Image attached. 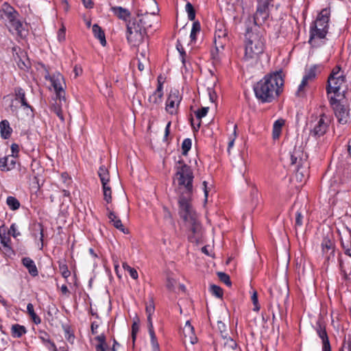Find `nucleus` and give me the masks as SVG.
I'll list each match as a JSON object with an SVG mask.
<instances>
[{
  "mask_svg": "<svg viewBox=\"0 0 351 351\" xmlns=\"http://www.w3.org/2000/svg\"><path fill=\"white\" fill-rule=\"evenodd\" d=\"M283 83L280 72L267 75L254 86L255 95L262 102H271L279 95Z\"/></svg>",
  "mask_w": 351,
  "mask_h": 351,
  "instance_id": "nucleus-1",
  "label": "nucleus"
},
{
  "mask_svg": "<svg viewBox=\"0 0 351 351\" xmlns=\"http://www.w3.org/2000/svg\"><path fill=\"white\" fill-rule=\"evenodd\" d=\"M264 39L258 28H247L245 34V55L247 61L256 60L264 50Z\"/></svg>",
  "mask_w": 351,
  "mask_h": 351,
  "instance_id": "nucleus-2",
  "label": "nucleus"
},
{
  "mask_svg": "<svg viewBox=\"0 0 351 351\" xmlns=\"http://www.w3.org/2000/svg\"><path fill=\"white\" fill-rule=\"evenodd\" d=\"M176 170L173 182L177 183L178 190L183 191V193L192 194L194 176L191 167L179 161Z\"/></svg>",
  "mask_w": 351,
  "mask_h": 351,
  "instance_id": "nucleus-3",
  "label": "nucleus"
},
{
  "mask_svg": "<svg viewBox=\"0 0 351 351\" xmlns=\"http://www.w3.org/2000/svg\"><path fill=\"white\" fill-rule=\"evenodd\" d=\"M18 13L8 3L5 2L0 5V19L9 23L10 31L23 36V24L17 19Z\"/></svg>",
  "mask_w": 351,
  "mask_h": 351,
  "instance_id": "nucleus-4",
  "label": "nucleus"
},
{
  "mask_svg": "<svg viewBox=\"0 0 351 351\" xmlns=\"http://www.w3.org/2000/svg\"><path fill=\"white\" fill-rule=\"evenodd\" d=\"M146 32L137 23L136 19H133L127 23V40L133 47L138 46L143 40Z\"/></svg>",
  "mask_w": 351,
  "mask_h": 351,
  "instance_id": "nucleus-5",
  "label": "nucleus"
},
{
  "mask_svg": "<svg viewBox=\"0 0 351 351\" xmlns=\"http://www.w3.org/2000/svg\"><path fill=\"white\" fill-rule=\"evenodd\" d=\"M346 89V77L341 76L336 77H328V85H327V93L328 95L334 94L332 97L338 99H343L344 94Z\"/></svg>",
  "mask_w": 351,
  "mask_h": 351,
  "instance_id": "nucleus-6",
  "label": "nucleus"
},
{
  "mask_svg": "<svg viewBox=\"0 0 351 351\" xmlns=\"http://www.w3.org/2000/svg\"><path fill=\"white\" fill-rule=\"evenodd\" d=\"M191 194L182 193L179 198V214L184 221L197 217L191 204Z\"/></svg>",
  "mask_w": 351,
  "mask_h": 351,
  "instance_id": "nucleus-7",
  "label": "nucleus"
},
{
  "mask_svg": "<svg viewBox=\"0 0 351 351\" xmlns=\"http://www.w3.org/2000/svg\"><path fill=\"white\" fill-rule=\"evenodd\" d=\"M291 164L295 165L298 167L296 171V176L298 178L300 176V179L302 181V178L304 177V173L303 171H300V169L303 166L306 168L307 162H306V155L304 153L302 148L301 147H294L293 152L291 154ZM307 171L305 169L304 173H306Z\"/></svg>",
  "mask_w": 351,
  "mask_h": 351,
  "instance_id": "nucleus-8",
  "label": "nucleus"
},
{
  "mask_svg": "<svg viewBox=\"0 0 351 351\" xmlns=\"http://www.w3.org/2000/svg\"><path fill=\"white\" fill-rule=\"evenodd\" d=\"M342 99L330 97V103L332 106L335 117L341 124H346L350 120L349 108L341 102Z\"/></svg>",
  "mask_w": 351,
  "mask_h": 351,
  "instance_id": "nucleus-9",
  "label": "nucleus"
},
{
  "mask_svg": "<svg viewBox=\"0 0 351 351\" xmlns=\"http://www.w3.org/2000/svg\"><path fill=\"white\" fill-rule=\"evenodd\" d=\"M329 14L330 12L327 9H323L320 12L315 21L313 36H317L320 38H324L326 36L328 28Z\"/></svg>",
  "mask_w": 351,
  "mask_h": 351,
  "instance_id": "nucleus-10",
  "label": "nucleus"
},
{
  "mask_svg": "<svg viewBox=\"0 0 351 351\" xmlns=\"http://www.w3.org/2000/svg\"><path fill=\"white\" fill-rule=\"evenodd\" d=\"M45 79L49 80L51 82L60 102L62 101V99L64 101V89L65 87V82L63 76L60 73H56L52 76H50L49 75H46Z\"/></svg>",
  "mask_w": 351,
  "mask_h": 351,
  "instance_id": "nucleus-11",
  "label": "nucleus"
},
{
  "mask_svg": "<svg viewBox=\"0 0 351 351\" xmlns=\"http://www.w3.org/2000/svg\"><path fill=\"white\" fill-rule=\"evenodd\" d=\"M150 4H152L154 8L152 10H151L150 13H148L147 11L145 12V14H142V10H139L137 15L139 17L137 20V23L140 24V26H142V28L145 29L146 32V29L152 27V18L158 11V8L157 7V3L155 0H149Z\"/></svg>",
  "mask_w": 351,
  "mask_h": 351,
  "instance_id": "nucleus-12",
  "label": "nucleus"
},
{
  "mask_svg": "<svg viewBox=\"0 0 351 351\" xmlns=\"http://www.w3.org/2000/svg\"><path fill=\"white\" fill-rule=\"evenodd\" d=\"M182 100V96L178 90H171L166 101V111L170 114H176Z\"/></svg>",
  "mask_w": 351,
  "mask_h": 351,
  "instance_id": "nucleus-13",
  "label": "nucleus"
},
{
  "mask_svg": "<svg viewBox=\"0 0 351 351\" xmlns=\"http://www.w3.org/2000/svg\"><path fill=\"white\" fill-rule=\"evenodd\" d=\"M228 43V32L223 24H219L216 27L214 43L217 51L223 50Z\"/></svg>",
  "mask_w": 351,
  "mask_h": 351,
  "instance_id": "nucleus-14",
  "label": "nucleus"
},
{
  "mask_svg": "<svg viewBox=\"0 0 351 351\" xmlns=\"http://www.w3.org/2000/svg\"><path fill=\"white\" fill-rule=\"evenodd\" d=\"M339 236L345 253L351 256V229L348 226H343L339 230Z\"/></svg>",
  "mask_w": 351,
  "mask_h": 351,
  "instance_id": "nucleus-15",
  "label": "nucleus"
},
{
  "mask_svg": "<svg viewBox=\"0 0 351 351\" xmlns=\"http://www.w3.org/2000/svg\"><path fill=\"white\" fill-rule=\"evenodd\" d=\"M185 222L193 233V235L189 237L190 240L191 241H197L201 232V225L199 222L198 217Z\"/></svg>",
  "mask_w": 351,
  "mask_h": 351,
  "instance_id": "nucleus-16",
  "label": "nucleus"
},
{
  "mask_svg": "<svg viewBox=\"0 0 351 351\" xmlns=\"http://www.w3.org/2000/svg\"><path fill=\"white\" fill-rule=\"evenodd\" d=\"M162 84L159 83L157 88L148 98L149 105L151 107L158 106L162 102Z\"/></svg>",
  "mask_w": 351,
  "mask_h": 351,
  "instance_id": "nucleus-17",
  "label": "nucleus"
},
{
  "mask_svg": "<svg viewBox=\"0 0 351 351\" xmlns=\"http://www.w3.org/2000/svg\"><path fill=\"white\" fill-rule=\"evenodd\" d=\"M269 9L257 5L256 11L254 15V23L256 25H261L269 17Z\"/></svg>",
  "mask_w": 351,
  "mask_h": 351,
  "instance_id": "nucleus-18",
  "label": "nucleus"
},
{
  "mask_svg": "<svg viewBox=\"0 0 351 351\" xmlns=\"http://www.w3.org/2000/svg\"><path fill=\"white\" fill-rule=\"evenodd\" d=\"M182 332L184 336V341H188L191 344H195L197 342V338L195 335L194 328L189 321L186 322Z\"/></svg>",
  "mask_w": 351,
  "mask_h": 351,
  "instance_id": "nucleus-19",
  "label": "nucleus"
},
{
  "mask_svg": "<svg viewBox=\"0 0 351 351\" xmlns=\"http://www.w3.org/2000/svg\"><path fill=\"white\" fill-rule=\"evenodd\" d=\"M326 119L327 118L324 114H322L320 117L317 123L311 130V133L314 136H322L326 132L328 128V123L326 122Z\"/></svg>",
  "mask_w": 351,
  "mask_h": 351,
  "instance_id": "nucleus-20",
  "label": "nucleus"
},
{
  "mask_svg": "<svg viewBox=\"0 0 351 351\" xmlns=\"http://www.w3.org/2000/svg\"><path fill=\"white\" fill-rule=\"evenodd\" d=\"M0 243L3 247L2 250L6 256H10L14 254L11 247V239L8 234L0 232Z\"/></svg>",
  "mask_w": 351,
  "mask_h": 351,
  "instance_id": "nucleus-21",
  "label": "nucleus"
},
{
  "mask_svg": "<svg viewBox=\"0 0 351 351\" xmlns=\"http://www.w3.org/2000/svg\"><path fill=\"white\" fill-rule=\"evenodd\" d=\"M108 217L110 222L112 223L114 228L121 230L124 234L128 233V230L124 228L121 219L115 215L113 211L109 210Z\"/></svg>",
  "mask_w": 351,
  "mask_h": 351,
  "instance_id": "nucleus-22",
  "label": "nucleus"
},
{
  "mask_svg": "<svg viewBox=\"0 0 351 351\" xmlns=\"http://www.w3.org/2000/svg\"><path fill=\"white\" fill-rule=\"evenodd\" d=\"M22 264L27 269L29 274L32 276L36 277L38 275V271L32 259L29 257H25L22 259Z\"/></svg>",
  "mask_w": 351,
  "mask_h": 351,
  "instance_id": "nucleus-23",
  "label": "nucleus"
},
{
  "mask_svg": "<svg viewBox=\"0 0 351 351\" xmlns=\"http://www.w3.org/2000/svg\"><path fill=\"white\" fill-rule=\"evenodd\" d=\"M112 12L120 19L127 21L130 17V12L128 10L120 6H113L110 8Z\"/></svg>",
  "mask_w": 351,
  "mask_h": 351,
  "instance_id": "nucleus-24",
  "label": "nucleus"
},
{
  "mask_svg": "<svg viewBox=\"0 0 351 351\" xmlns=\"http://www.w3.org/2000/svg\"><path fill=\"white\" fill-rule=\"evenodd\" d=\"M317 332L322 340L323 351H331L328 337L325 328L319 326L317 329Z\"/></svg>",
  "mask_w": 351,
  "mask_h": 351,
  "instance_id": "nucleus-25",
  "label": "nucleus"
},
{
  "mask_svg": "<svg viewBox=\"0 0 351 351\" xmlns=\"http://www.w3.org/2000/svg\"><path fill=\"white\" fill-rule=\"evenodd\" d=\"M14 93L16 99L20 100L21 105L23 107L30 110V111H32V107L27 102L24 90L21 88L18 87L15 88Z\"/></svg>",
  "mask_w": 351,
  "mask_h": 351,
  "instance_id": "nucleus-26",
  "label": "nucleus"
},
{
  "mask_svg": "<svg viewBox=\"0 0 351 351\" xmlns=\"http://www.w3.org/2000/svg\"><path fill=\"white\" fill-rule=\"evenodd\" d=\"M0 132L2 138L4 139H7L10 136L12 129L10 126L8 120H3L0 122Z\"/></svg>",
  "mask_w": 351,
  "mask_h": 351,
  "instance_id": "nucleus-27",
  "label": "nucleus"
},
{
  "mask_svg": "<svg viewBox=\"0 0 351 351\" xmlns=\"http://www.w3.org/2000/svg\"><path fill=\"white\" fill-rule=\"evenodd\" d=\"M92 29L94 36L99 40L101 45L102 46H106V40L105 34L101 28L97 24H95L93 25Z\"/></svg>",
  "mask_w": 351,
  "mask_h": 351,
  "instance_id": "nucleus-28",
  "label": "nucleus"
},
{
  "mask_svg": "<svg viewBox=\"0 0 351 351\" xmlns=\"http://www.w3.org/2000/svg\"><path fill=\"white\" fill-rule=\"evenodd\" d=\"M284 124L285 120L282 119H278L274 122L272 130V137L274 139L279 138Z\"/></svg>",
  "mask_w": 351,
  "mask_h": 351,
  "instance_id": "nucleus-29",
  "label": "nucleus"
},
{
  "mask_svg": "<svg viewBox=\"0 0 351 351\" xmlns=\"http://www.w3.org/2000/svg\"><path fill=\"white\" fill-rule=\"evenodd\" d=\"M98 175L102 186L109 184L110 176L109 172L106 168H105L104 166L100 167L98 171Z\"/></svg>",
  "mask_w": 351,
  "mask_h": 351,
  "instance_id": "nucleus-30",
  "label": "nucleus"
},
{
  "mask_svg": "<svg viewBox=\"0 0 351 351\" xmlns=\"http://www.w3.org/2000/svg\"><path fill=\"white\" fill-rule=\"evenodd\" d=\"M167 287L169 291L173 292L176 291L177 289L184 291L185 288L183 285H177L176 280L174 278L170 277L167 278Z\"/></svg>",
  "mask_w": 351,
  "mask_h": 351,
  "instance_id": "nucleus-31",
  "label": "nucleus"
},
{
  "mask_svg": "<svg viewBox=\"0 0 351 351\" xmlns=\"http://www.w3.org/2000/svg\"><path fill=\"white\" fill-rule=\"evenodd\" d=\"M12 335L13 337L19 338L26 333V329L25 326L19 324H14L11 328Z\"/></svg>",
  "mask_w": 351,
  "mask_h": 351,
  "instance_id": "nucleus-32",
  "label": "nucleus"
},
{
  "mask_svg": "<svg viewBox=\"0 0 351 351\" xmlns=\"http://www.w3.org/2000/svg\"><path fill=\"white\" fill-rule=\"evenodd\" d=\"M27 312L32 318V321L36 324H38L41 322L40 318L36 315L34 311V306L32 303H29L27 305Z\"/></svg>",
  "mask_w": 351,
  "mask_h": 351,
  "instance_id": "nucleus-33",
  "label": "nucleus"
},
{
  "mask_svg": "<svg viewBox=\"0 0 351 351\" xmlns=\"http://www.w3.org/2000/svg\"><path fill=\"white\" fill-rule=\"evenodd\" d=\"M6 204L12 210H16L20 207L19 201L13 196H8L6 199Z\"/></svg>",
  "mask_w": 351,
  "mask_h": 351,
  "instance_id": "nucleus-34",
  "label": "nucleus"
},
{
  "mask_svg": "<svg viewBox=\"0 0 351 351\" xmlns=\"http://www.w3.org/2000/svg\"><path fill=\"white\" fill-rule=\"evenodd\" d=\"M222 338L224 340L223 346L228 350H234L237 347V343L234 340L230 337H228V334L223 335Z\"/></svg>",
  "mask_w": 351,
  "mask_h": 351,
  "instance_id": "nucleus-35",
  "label": "nucleus"
},
{
  "mask_svg": "<svg viewBox=\"0 0 351 351\" xmlns=\"http://www.w3.org/2000/svg\"><path fill=\"white\" fill-rule=\"evenodd\" d=\"M102 188H103L104 199L108 204H109L112 202L111 188L109 186V184L102 186Z\"/></svg>",
  "mask_w": 351,
  "mask_h": 351,
  "instance_id": "nucleus-36",
  "label": "nucleus"
},
{
  "mask_svg": "<svg viewBox=\"0 0 351 351\" xmlns=\"http://www.w3.org/2000/svg\"><path fill=\"white\" fill-rule=\"evenodd\" d=\"M192 142L190 138H185L182 143V154L186 156L191 148Z\"/></svg>",
  "mask_w": 351,
  "mask_h": 351,
  "instance_id": "nucleus-37",
  "label": "nucleus"
},
{
  "mask_svg": "<svg viewBox=\"0 0 351 351\" xmlns=\"http://www.w3.org/2000/svg\"><path fill=\"white\" fill-rule=\"evenodd\" d=\"M185 9H186V12L188 14L189 19L190 21H194V19L195 18V12L193 5L191 3L188 2L186 4Z\"/></svg>",
  "mask_w": 351,
  "mask_h": 351,
  "instance_id": "nucleus-38",
  "label": "nucleus"
},
{
  "mask_svg": "<svg viewBox=\"0 0 351 351\" xmlns=\"http://www.w3.org/2000/svg\"><path fill=\"white\" fill-rule=\"evenodd\" d=\"M317 66L313 65L306 71L304 77H306L310 82L313 81L316 76Z\"/></svg>",
  "mask_w": 351,
  "mask_h": 351,
  "instance_id": "nucleus-39",
  "label": "nucleus"
},
{
  "mask_svg": "<svg viewBox=\"0 0 351 351\" xmlns=\"http://www.w3.org/2000/svg\"><path fill=\"white\" fill-rule=\"evenodd\" d=\"M200 31V24L199 22L195 21L193 23L190 38L192 40H196V34Z\"/></svg>",
  "mask_w": 351,
  "mask_h": 351,
  "instance_id": "nucleus-40",
  "label": "nucleus"
},
{
  "mask_svg": "<svg viewBox=\"0 0 351 351\" xmlns=\"http://www.w3.org/2000/svg\"><path fill=\"white\" fill-rule=\"evenodd\" d=\"M322 250L327 252L328 250L333 249V243L328 239H324L322 243Z\"/></svg>",
  "mask_w": 351,
  "mask_h": 351,
  "instance_id": "nucleus-41",
  "label": "nucleus"
},
{
  "mask_svg": "<svg viewBox=\"0 0 351 351\" xmlns=\"http://www.w3.org/2000/svg\"><path fill=\"white\" fill-rule=\"evenodd\" d=\"M217 276L219 280L226 284L227 286L230 287L232 283L230 279V276L223 272H217Z\"/></svg>",
  "mask_w": 351,
  "mask_h": 351,
  "instance_id": "nucleus-42",
  "label": "nucleus"
},
{
  "mask_svg": "<svg viewBox=\"0 0 351 351\" xmlns=\"http://www.w3.org/2000/svg\"><path fill=\"white\" fill-rule=\"evenodd\" d=\"M150 338H151V343L154 349V351H158L159 350V344L157 341L156 337L154 332V330L149 331Z\"/></svg>",
  "mask_w": 351,
  "mask_h": 351,
  "instance_id": "nucleus-43",
  "label": "nucleus"
},
{
  "mask_svg": "<svg viewBox=\"0 0 351 351\" xmlns=\"http://www.w3.org/2000/svg\"><path fill=\"white\" fill-rule=\"evenodd\" d=\"M237 125H234L233 133L230 136V139H229V142H228V152H230V149L233 147L234 143V141H235V139H236V138L237 136Z\"/></svg>",
  "mask_w": 351,
  "mask_h": 351,
  "instance_id": "nucleus-44",
  "label": "nucleus"
},
{
  "mask_svg": "<svg viewBox=\"0 0 351 351\" xmlns=\"http://www.w3.org/2000/svg\"><path fill=\"white\" fill-rule=\"evenodd\" d=\"M210 291L213 295H215L217 298H221L223 295V291L221 287L219 286L213 285L210 287Z\"/></svg>",
  "mask_w": 351,
  "mask_h": 351,
  "instance_id": "nucleus-45",
  "label": "nucleus"
},
{
  "mask_svg": "<svg viewBox=\"0 0 351 351\" xmlns=\"http://www.w3.org/2000/svg\"><path fill=\"white\" fill-rule=\"evenodd\" d=\"M6 158H8V160H6V163L8 165V168H9V171L14 169L16 162L15 156L12 154L11 156H6Z\"/></svg>",
  "mask_w": 351,
  "mask_h": 351,
  "instance_id": "nucleus-46",
  "label": "nucleus"
},
{
  "mask_svg": "<svg viewBox=\"0 0 351 351\" xmlns=\"http://www.w3.org/2000/svg\"><path fill=\"white\" fill-rule=\"evenodd\" d=\"M308 82H310V81L308 79H306V77H305L304 76L300 84L298 86V89L297 91L298 95L300 96L302 95V93L304 92V89L305 86H306L308 85Z\"/></svg>",
  "mask_w": 351,
  "mask_h": 351,
  "instance_id": "nucleus-47",
  "label": "nucleus"
},
{
  "mask_svg": "<svg viewBox=\"0 0 351 351\" xmlns=\"http://www.w3.org/2000/svg\"><path fill=\"white\" fill-rule=\"evenodd\" d=\"M61 104V101L59 103H58L56 101V105L53 106L52 107V109L53 110V112L56 114V115L60 119L61 121H64V117H63V114H62V110L60 107V105Z\"/></svg>",
  "mask_w": 351,
  "mask_h": 351,
  "instance_id": "nucleus-48",
  "label": "nucleus"
},
{
  "mask_svg": "<svg viewBox=\"0 0 351 351\" xmlns=\"http://www.w3.org/2000/svg\"><path fill=\"white\" fill-rule=\"evenodd\" d=\"M252 302L254 304L253 310L254 311H258L260 310V305L258 301V294L256 291H254L252 295Z\"/></svg>",
  "mask_w": 351,
  "mask_h": 351,
  "instance_id": "nucleus-49",
  "label": "nucleus"
},
{
  "mask_svg": "<svg viewBox=\"0 0 351 351\" xmlns=\"http://www.w3.org/2000/svg\"><path fill=\"white\" fill-rule=\"evenodd\" d=\"M208 109V107H203L201 109L197 110L195 112L196 117L198 119H201L202 117H204L207 114Z\"/></svg>",
  "mask_w": 351,
  "mask_h": 351,
  "instance_id": "nucleus-50",
  "label": "nucleus"
},
{
  "mask_svg": "<svg viewBox=\"0 0 351 351\" xmlns=\"http://www.w3.org/2000/svg\"><path fill=\"white\" fill-rule=\"evenodd\" d=\"M177 49L180 53L181 58H182V62L185 66V56H186L185 51H184V49L182 46V45L178 41V44L176 45Z\"/></svg>",
  "mask_w": 351,
  "mask_h": 351,
  "instance_id": "nucleus-51",
  "label": "nucleus"
},
{
  "mask_svg": "<svg viewBox=\"0 0 351 351\" xmlns=\"http://www.w3.org/2000/svg\"><path fill=\"white\" fill-rule=\"evenodd\" d=\"M303 219V215L301 211L298 210L295 214V226H301L303 224L302 222Z\"/></svg>",
  "mask_w": 351,
  "mask_h": 351,
  "instance_id": "nucleus-52",
  "label": "nucleus"
},
{
  "mask_svg": "<svg viewBox=\"0 0 351 351\" xmlns=\"http://www.w3.org/2000/svg\"><path fill=\"white\" fill-rule=\"evenodd\" d=\"M8 158L6 156L5 157H0V169L3 171H9V168H8L7 162L6 160Z\"/></svg>",
  "mask_w": 351,
  "mask_h": 351,
  "instance_id": "nucleus-53",
  "label": "nucleus"
},
{
  "mask_svg": "<svg viewBox=\"0 0 351 351\" xmlns=\"http://www.w3.org/2000/svg\"><path fill=\"white\" fill-rule=\"evenodd\" d=\"M154 304L152 299L150 300L149 303L146 305V313L147 315H152L154 312Z\"/></svg>",
  "mask_w": 351,
  "mask_h": 351,
  "instance_id": "nucleus-54",
  "label": "nucleus"
},
{
  "mask_svg": "<svg viewBox=\"0 0 351 351\" xmlns=\"http://www.w3.org/2000/svg\"><path fill=\"white\" fill-rule=\"evenodd\" d=\"M340 69H340L339 66L335 67L332 69V72H331V73H330L329 77H337V75H339V77L344 76L343 72L340 71Z\"/></svg>",
  "mask_w": 351,
  "mask_h": 351,
  "instance_id": "nucleus-55",
  "label": "nucleus"
},
{
  "mask_svg": "<svg viewBox=\"0 0 351 351\" xmlns=\"http://www.w3.org/2000/svg\"><path fill=\"white\" fill-rule=\"evenodd\" d=\"M217 328L220 331L221 337H223V335H225L226 334H228L226 332V326L225 324L223 323L222 322H221V321L217 322Z\"/></svg>",
  "mask_w": 351,
  "mask_h": 351,
  "instance_id": "nucleus-56",
  "label": "nucleus"
},
{
  "mask_svg": "<svg viewBox=\"0 0 351 351\" xmlns=\"http://www.w3.org/2000/svg\"><path fill=\"white\" fill-rule=\"evenodd\" d=\"M65 32L66 29L64 26H62L58 32V39L59 41H63L65 40Z\"/></svg>",
  "mask_w": 351,
  "mask_h": 351,
  "instance_id": "nucleus-57",
  "label": "nucleus"
},
{
  "mask_svg": "<svg viewBox=\"0 0 351 351\" xmlns=\"http://www.w3.org/2000/svg\"><path fill=\"white\" fill-rule=\"evenodd\" d=\"M208 93L209 96L210 101L211 102H215L217 99V94L215 91L212 88H208Z\"/></svg>",
  "mask_w": 351,
  "mask_h": 351,
  "instance_id": "nucleus-58",
  "label": "nucleus"
},
{
  "mask_svg": "<svg viewBox=\"0 0 351 351\" xmlns=\"http://www.w3.org/2000/svg\"><path fill=\"white\" fill-rule=\"evenodd\" d=\"M8 233L12 234L14 238L20 235V233L18 232L16 226L14 223L11 225Z\"/></svg>",
  "mask_w": 351,
  "mask_h": 351,
  "instance_id": "nucleus-59",
  "label": "nucleus"
},
{
  "mask_svg": "<svg viewBox=\"0 0 351 351\" xmlns=\"http://www.w3.org/2000/svg\"><path fill=\"white\" fill-rule=\"evenodd\" d=\"M273 0H258V5L269 9V5L271 4Z\"/></svg>",
  "mask_w": 351,
  "mask_h": 351,
  "instance_id": "nucleus-60",
  "label": "nucleus"
},
{
  "mask_svg": "<svg viewBox=\"0 0 351 351\" xmlns=\"http://www.w3.org/2000/svg\"><path fill=\"white\" fill-rule=\"evenodd\" d=\"M164 210V217L165 219H169L171 221V223H173V221L172 219V216L171 212L169 210V209L166 207L163 208Z\"/></svg>",
  "mask_w": 351,
  "mask_h": 351,
  "instance_id": "nucleus-61",
  "label": "nucleus"
},
{
  "mask_svg": "<svg viewBox=\"0 0 351 351\" xmlns=\"http://www.w3.org/2000/svg\"><path fill=\"white\" fill-rule=\"evenodd\" d=\"M128 272L130 275V276L136 280L138 278V273H137V271L134 269V268H132L131 267H128Z\"/></svg>",
  "mask_w": 351,
  "mask_h": 351,
  "instance_id": "nucleus-62",
  "label": "nucleus"
},
{
  "mask_svg": "<svg viewBox=\"0 0 351 351\" xmlns=\"http://www.w3.org/2000/svg\"><path fill=\"white\" fill-rule=\"evenodd\" d=\"M107 344L106 343H98L96 347V351H106L107 349Z\"/></svg>",
  "mask_w": 351,
  "mask_h": 351,
  "instance_id": "nucleus-63",
  "label": "nucleus"
},
{
  "mask_svg": "<svg viewBox=\"0 0 351 351\" xmlns=\"http://www.w3.org/2000/svg\"><path fill=\"white\" fill-rule=\"evenodd\" d=\"M341 351H351V343L343 344L341 348Z\"/></svg>",
  "mask_w": 351,
  "mask_h": 351,
  "instance_id": "nucleus-64",
  "label": "nucleus"
}]
</instances>
